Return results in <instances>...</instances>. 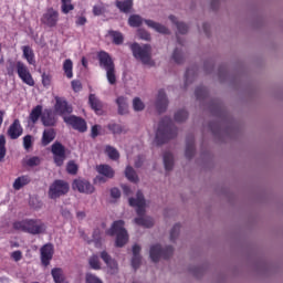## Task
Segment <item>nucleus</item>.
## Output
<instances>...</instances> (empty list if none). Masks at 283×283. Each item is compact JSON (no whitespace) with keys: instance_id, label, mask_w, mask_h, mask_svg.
Returning a JSON list of instances; mask_svg holds the SVG:
<instances>
[{"instance_id":"864d4df0","label":"nucleus","mask_w":283,"mask_h":283,"mask_svg":"<svg viewBox=\"0 0 283 283\" xmlns=\"http://www.w3.org/2000/svg\"><path fill=\"white\" fill-rule=\"evenodd\" d=\"M140 262H142V256L133 254L132 266H133V269H135V271H136V269H138L140 266Z\"/></svg>"},{"instance_id":"bf43d9fd","label":"nucleus","mask_w":283,"mask_h":283,"mask_svg":"<svg viewBox=\"0 0 283 283\" xmlns=\"http://www.w3.org/2000/svg\"><path fill=\"white\" fill-rule=\"evenodd\" d=\"M11 258L14 260V262H20V260L23 258V253L17 250L11 253Z\"/></svg>"},{"instance_id":"774afa93","label":"nucleus","mask_w":283,"mask_h":283,"mask_svg":"<svg viewBox=\"0 0 283 283\" xmlns=\"http://www.w3.org/2000/svg\"><path fill=\"white\" fill-rule=\"evenodd\" d=\"M209 28H210L209 23L205 22V23H203V32H205L206 34H209Z\"/></svg>"},{"instance_id":"f03ea898","label":"nucleus","mask_w":283,"mask_h":283,"mask_svg":"<svg viewBox=\"0 0 283 283\" xmlns=\"http://www.w3.org/2000/svg\"><path fill=\"white\" fill-rule=\"evenodd\" d=\"M178 136V127L169 117H164L158 125L155 140L157 145H165Z\"/></svg>"},{"instance_id":"c03bdc74","label":"nucleus","mask_w":283,"mask_h":283,"mask_svg":"<svg viewBox=\"0 0 283 283\" xmlns=\"http://www.w3.org/2000/svg\"><path fill=\"white\" fill-rule=\"evenodd\" d=\"M3 158H6V137L0 135V163H3Z\"/></svg>"},{"instance_id":"79ce46f5","label":"nucleus","mask_w":283,"mask_h":283,"mask_svg":"<svg viewBox=\"0 0 283 283\" xmlns=\"http://www.w3.org/2000/svg\"><path fill=\"white\" fill-rule=\"evenodd\" d=\"M180 235V223H177L170 230V241L176 242V239Z\"/></svg>"},{"instance_id":"ddd939ff","label":"nucleus","mask_w":283,"mask_h":283,"mask_svg":"<svg viewBox=\"0 0 283 283\" xmlns=\"http://www.w3.org/2000/svg\"><path fill=\"white\" fill-rule=\"evenodd\" d=\"M54 112L57 116L65 118V116H70V114L74 112V108L65 101V98L55 97Z\"/></svg>"},{"instance_id":"de8ad7c7","label":"nucleus","mask_w":283,"mask_h":283,"mask_svg":"<svg viewBox=\"0 0 283 283\" xmlns=\"http://www.w3.org/2000/svg\"><path fill=\"white\" fill-rule=\"evenodd\" d=\"M42 85L43 87H50L52 85V75L50 73L42 74Z\"/></svg>"},{"instance_id":"6e6d98bb","label":"nucleus","mask_w":283,"mask_h":283,"mask_svg":"<svg viewBox=\"0 0 283 283\" xmlns=\"http://www.w3.org/2000/svg\"><path fill=\"white\" fill-rule=\"evenodd\" d=\"M86 283H103L101 279H98L96 275L92 273L86 274Z\"/></svg>"},{"instance_id":"aec40b11","label":"nucleus","mask_w":283,"mask_h":283,"mask_svg":"<svg viewBox=\"0 0 283 283\" xmlns=\"http://www.w3.org/2000/svg\"><path fill=\"white\" fill-rule=\"evenodd\" d=\"M169 105V99H167V94L165 90H159L156 101V109L159 114L167 112V107Z\"/></svg>"},{"instance_id":"0e129e2a","label":"nucleus","mask_w":283,"mask_h":283,"mask_svg":"<svg viewBox=\"0 0 283 283\" xmlns=\"http://www.w3.org/2000/svg\"><path fill=\"white\" fill-rule=\"evenodd\" d=\"M122 189H123V192H124L125 196H130V193H132V188H129V186L123 185V186H122Z\"/></svg>"},{"instance_id":"bb28decb","label":"nucleus","mask_w":283,"mask_h":283,"mask_svg":"<svg viewBox=\"0 0 283 283\" xmlns=\"http://www.w3.org/2000/svg\"><path fill=\"white\" fill-rule=\"evenodd\" d=\"M51 275L55 283H67V279H65V274L63 273V269L61 268L52 269Z\"/></svg>"},{"instance_id":"b1692460","label":"nucleus","mask_w":283,"mask_h":283,"mask_svg":"<svg viewBox=\"0 0 283 283\" xmlns=\"http://www.w3.org/2000/svg\"><path fill=\"white\" fill-rule=\"evenodd\" d=\"M116 8H118L119 12H123L124 14H129L132 11V8H134V0H117L115 2Z\"/></svg>"},{"instance_id":"9d476101","label":"nucleus","mask_w":283,"mask_h":283,"mask_svg":"<svg viewBox=\"0 0 283 283\" xmlns=\"http://www.w3.org/2000/svg\"><path fill=\"white\" fill-rule=\"evenodd\" d=\"M17 67V74L19 78L22 80V83L25 85H29V87H34V77H32V73H30V69H28V65L25 63L18 61L15 63Z\"/></svg>"},{"instance_id":"9b49d317","label":"nucleus","mask_w":283,"mask_h":283,"mask_svg":"<svg viewBox=\"0 0 283 283\" xmlns=\"http://www.w3.org/2000/svg\"><path fill=\"white\" fill-rule=\"evenodd\" d=\"M51 153L53 154V160L56 167H63V163H65V146L60 142H55L51 146Z\"/></svg>"},{"instance_id":"f257e3e1","label":"nucleus","mask_w":283,"mask_h":283,"mask_svg":"<svg viewBox=\"0 0 283 283\" xmlns=\"http://www.w3.org/2000/svg\"><path fill=\"white\" fill-rule=\"evenodd\" d=\"M128 202L130 207H136V213L137 218H135V223L138 224V227H145L146 229H151L154 227V219L151 217L145 218V195H143V191L138 190L136 193V198H129Z\"/></svg>"},{"instance_id":"c9c22d12","label":"nucleus","mask_w":283,"mask_h":283,"mask_svg":"<svg viewBox=\"0 0 283 283\" xmlns=\"http://www.w3.org/2000/svg\"><path fill=\"white\" fill-rule=\"evenodd\" d=\"M125 176L130 182H138V175H136V170L132 166L126 167Z\"/></svg>"},{"instance_id":"5701e85b","label":"nucleus","mask_w":283,"mask_h":283,"mask_svg":"<svg viewBox=\"0 0 283 283\" xmlns=\"http://www.w3.org/2000/svg\"><path fill=\"white\" fill-rule=\"evenodd\" d=\"M43 116V106L36 105L32 108L31 113L29 114V123H32V125H36L39 123V118Z\"/></svg>"},{"instance_id":"f704fd0d","label":"nucleus","mask_w":283,"mask_h":283,"mask_svg":"<svg viewBox=\"0 0 283 283\" xmlns=\"http://www.w3.org/2000/svg\"><path fill=\"white\" fill-rule=\"evenodd\" d=\"M197 101H207L209 97V90L205 86H198L195 91Z\"/></svg>"},{"instance_id":"20e7f679","label":"nucleus","mask_w":283,"mask_h":283,"mask_svg":"<svg viewBox=\"0 0 283 283\" xmlns=\"http://www.w3.org/2000/svg\"><path fill=\"white\" fill-rule=\"evenodd\" d=\"M97 61L99 63V67L105 70L109 85H116V64L114 63L112 55L106 51H99L97 53Z\"/></svg>"},{"instance_id":"0eeeda50","label":"nucleus","mask_w":283,"mask_h":283,"mask_svg":"<svg viewBox=\"0 0 283 283\" xmlns=\"http://www.w3.org/2000/svg\"><path fill=\"white\" fill-rule=\"evenodd\" d=\"M130 50L133 52V56L137 59V61H142L144 65H149L151 63V45H140L135 42L130 44Z\"/></svg>"},{"instance_id":"603ef678","label":"nucleus","mask_w":283,"mask_h":283,"mask_svg":"<svg viewBox=\"0 0 283 283\" xmlns=\"http://www.w3.org/2000/svg\"><path fill=\"white\" fill-rule=\"evenodd\" d=\"M28 167H38V165H41V158L39 157H31L27 160Z\"/></svg>"},{"instance_id":"680f3d73","label":"nucleus","mask_w":283,"mask_h":283,"mask_svg":"<svg viewBox=\"0 0 283 283\" xmlns=\"http://www.w3.org/2000/svg\"><path fill=\"white\" fill-rule=\"evenodd\" d=\"M87 23V18L81 15L76 18L75 25H85Z\"/></svg>"},{"instance_id":"a18cd8bd","label":"nucleus","mask_w":283,"mask_h":283,"mask_svg":"<svg viewBox=\"0 0 283 283\" xmlns=\"http://www.w3.org/2000/svg\"><path fill=\"white\" fill-rule=\"evenodd\" d=\"M133 107L135 112H143V109H145V104L140 101V97H135L133 101Z\"/></svg>"},{"instance_id":"338daca9","label":"nucleus","mask_w":283,"mask_h":283,"mask_svg":"<svg viewBox=\"0 0 283 283\" xmlns=\"http://www.w3.org/2000/svg\"><path fill=\"white\" fill-rule=\"evenodd\" d=\"M220 0H212L211 1V8L213 9V10H218V6H219V2Z\"/></svg>"},{"instance_id":"7ed1b4c3","label":"nucleus","mask_w":283,"mask_h":283,"mask_svg":"<svg viewBox=\"0 0 283 283\" xmlns=\"http://www.w3.org/2000/svg\"><path fill=\"white\" fill-rule=\"evenodd\" d=\"M12 227L14 231H22L23 233H30V235H41L48 230V226L41 219L14 221Z\"/></svg>"},{"instance_id":"7c9ffc66","label":"nucleus","mask_w":283,"mask_h":283,"mask_svg":"<svg viewBox=\"0 0 283 283\" xmlns=\"http://www.w3.org/2000/svg\"><path fill=\"white\" fill-rule=\"evenodd\" d=\"M116 103L118 105V114H120V116H125L129 108V106L127 105V98L124 96H119L117 97Z\"/></svg>"},{"instance_id":"4c0bfd02","label":"nucleus","mask_w":283,"mask_h":283,"mask_svg":"<svg viewBox=\"0 0 283 283\" xmlns=\"http://www.w3.org/2000/svg\"><path fill=\"white\" fill-rule=\"evenodd\" d=\"M62 3V12L63 14H70L72 10H74V4H72V0H61Z\"/></svg>"},{"instance_id":"6e6552de","label":"nucleus","mask_w":283,"mask_h":283,"mask_svg":"<svg viewBox=\"0 0 283 283\" xmlns=\"http://www.w3.org/2000/svg\"><path fill=\"white\" fill-rule=\"evenodd\" d=\"M150 260L153 262H158L160 258L164 260H169L174 255V247L168 245L166 248L160 247V244H155L150 248Z\"/></svg>"},{"instance_id":"473e14b6","label":"nucleus","mask_w":283,"mask_h":283,"mask_svg":"<svg viewBox=\"0 0 283 283\" xmlns=\"http://www.w3.org/2000/svg\"><path fill=\"white\" fill-rule=\"evenodd\" d=\"M108 35L112 38L114 45H123L125 41V36L119 31L111 30L108 31Z\"/></svg>"},{"instance_id":"393cba45","label":"nucleus","mask_w":283,"mask_h":283,"mask_svg":"<svg viewBox=\"0 0 283 283\" xmlns=\"http://www.w3.org/2000/svg\"><path fill=\"white\" fill-rule=\"evenodd\" d=\"M54 138H56V130H54V128L44 129L42 134V145L48 147Z\"/></svg>"},{"instance_id":"5fc2aeb1","label":"nucleus","mask_w":283,"mask_h":283,"mask_svg":"<svg viewBox=\"0 0 283 283\" xmlns=\"http://www.w3.org/2000/svg\"><path fill=\"white\" fill-rule=\"evenodd\" d=\"M71 86L73 92H81V90H83V84L78 80H73Z\"/></svg>"},{"instance_id":"4468645a","label":"nucleus","mask_w":283,"mask_h":283,"mask_svg":"<svg viewBox=\"0 0 283 283\" xmlns=\"http://www.w3.org/2000/svg\"><path fill=\"white\" fill-rule=\"evenodd\" d=\"M64 123L73 127V129L81 132L82 134L87 132V123L82 117L75 115L64 116Z\"/></svg>"},{"instance_id":"49530a36","label":"nucleus","mask_w":283,"mask_h":283,"mask_svg":"<svg viewBox=\"0 0 283 283\" xmlns=\"http://www.w3.org/2000/svg\"><path fill=\"white\" fill-rule=\"evenodd\" d=\"M107 8V6H105V4H102V6H94L93 7V14L95 15V17H101V14H105V12H106V9Z\"/></svg>"},{"instance_id":"6ab92c4d","label":"nucleus","mask_w":283,"mask_h":283,"mask_svg":"<svg viewBox=\"0 0 283 283\" xmlns=\"http://www.w3.org/2000/svg\"><path fill=\"white\" fill-rule=\"evenodd\" d=\"M101 258L103 262H105L107 269L109 270L111 275H115V273H118V262L112 259V255H109L107 251H102Z\"/></svg>"},{"instance_id":"37998d69","label":"nucleus","mask_w":283,"mask_h":283,"mask_svg":"<svg viewBox=\"0 0 283 283\" xmlns=\"http://www.w3.org/2000/svg\"><path fill=\"white\" fill-rule=\"evenodd\" d=\"M172 60L175 61V63L180 65V63L185 61V56H182V52L180 50L175 49L172 53Z\"/></svg>"},{"instance_id":"4d7b16f0","label":"nucleus","mask_w":283,"mask_h":283,"mask_svg":"<svg viewBox=\"0 0 283 283\" xmlns=\"http://www.w3.org/2000/svg\"><path fill=\"white\" fill-rule=\"evenodd\" d=\"M23 147L24 149H30L32 147V135H25L23 137Z\"/></svg>"},{"instance_id":"e2e57ef3","label":"nucleus","mask_w":283,"mask_h":283,"mask_svg":"<svg viewBox=\"0 0 283 283\" xmlns=\"http://www.w3.org/2000/svg\"><path fill=\"white\" fill-rule=\"evenodd\" d=\"M111 196L112 198H115V199L120 198V190L118 188L111 189Z\"/></svg>"},{"instance_id":"09e8293b","label":"nucleus","mask_w":283,"mask_h":283,"mask_svg":"<svg viewBox=\"0 0 283 283\" xmlns=\"http://www.w3.org/2000/svg\"><path fill=\"white\" fill-rule=\"evenodd\" d=\"M107 127L113 134H123V126L120 124H108Z\"/></svg>"},{"instance_id":"e433bc0d","label":"nucleus","mask_w":283,"mask_h":283,"mask_svg":"<svg viewBox=\"0 0 283 283\" xmlns=\"http://www.w3.org/2000/svg\"><path fill=\"white\" fill-rule=\"evenodd\" d=\"M105 154L111 158V160H118V158H120L118 150L112 146H106Z\"/></svg>"},{"instance_id":"2f4dec72","label":"nucleus","mask_w":283,"mask_h":283,"mask_svg":"<svg viewBox=\"0 0 283 283\" xmlns=\"http://www.w3.org/2000/svg\"><path fill=\"white\" fill-rule=\"evenodd\" d=\"M73 70H74V63L70 59H66L63 63V72H64L66 78L74 77Z\"/></svg>"},{"instance_id":"ea45409f","label":"nucleus","mask_w":283,"mask_h":283,"mask_svg":"<svg viewBox=\"0 0 283 283\" xmlns=\"http://www.w3.org/2000/svg\"><path fill=\"white\" fill-rule=\"evenodd\" d=\"M88 264L94 271H101V260L98 259V255L91 256Z\"/></svg>"},{"instance_id":"c85d7f7f","label":"nucleus","mask_w":283,"mask_h":283,"mask_svg":"<svg viewBox=\"0 0 283 283\" xmlns=\"http://www.w3.org/2000/svg\"><path fill=\"white\" fill-rule=\"evenodd\" d=\"M88 104L91 105L92 109L95 111V113L101 114L103 112V103H101L95 94H91L88 96Z\"/></svg>"},{"instance_id":"a211bd4d","label":"nucleus","mask_w":283,"mask_h":283,"mask_svg":"<svg viewBox=\"0 0 283 283\" xmlns=\"http://www.w3.org/2000/svg\"><path fill=\"white\" fill-rule=\"evenodd\" d=\"M7 134L11 140H17L20 136H23V126H21V120L14 119L9 126Z\"/></svg>"},{"instance_id":"412c9836","label":"nucleus","mask_w":283,"mask_h":283,"mask_svg":"<svg viewBox=\"0 0 283 283\" xmlns=\"http://www.w3.org/2000/svg\"><path fill=\"white\" fill-rule=\"evenodd\" d=\"M195 155H196V139L193 138V135H190L186 139L185 156L188 160H191V158H193Z\"/></svg>"},{"instance_id":"3c124183","label":"nucleus","mask_w":283,"mask_h":283,"mask_svg":"<svg viewBox=\"0 0 283 283\" xmlns=\"http://www.w3.org/2000/svg\"><path fill=\"white\" fill-rule=\"evenodd\" d=\"M211 114L214 116H220V114H222V104L214 103L211 108Z\"/></svg>"},{"instance_id":"052dcab7","label":"nucleus","mask_w":283,"mask_h":283,"mask_svg":"<svg viewBox=\"0 0 283 283\" xmlns=\"http://www.w3.org/2000/svg\"><path fill=\"white\" fill-rule=\"evenodd\" d=\"M98 129H101L99 125L92 126V128H91V137L92 138L98 137Z\"/></svg>"},{"instance_id":"a878e982","label":"nucleus","mask_w":283,"mask_h":283,"mask_svg":"<svg viewBox=\"0 0 283 283\" xmlns=\"http://www.w3.org/2000/svg\"><path fill=\"white\" fill-rule=\"evenodd\" d=\"M23 57L29 63V65H36V60L34 59V50L29 45L22 46Z\"/></svg>"},{"instance_id":"8fccbe9b","label":"nucleus","mask_w":283,"mask_h":283,"mask_svg":"<svg viewBox=\"0 0 283 283\" xmlns=\"http://www.w3.org/2000/svg\"><path fill=\"white\" fill-rule=\"evenodd\" d=\"M137 34H138L139 39H143V41L151 40V34H149V32L145 31V29H139L137 31Z\"/></svg>"},{"instance_id":"423d86ee","label":"nucleus","mask_w":283,"mask_h":283,"mask_svg":"<svg viewBox=\"0 0 283 283\" xmlns=\"http://www.w3.org/2000/svg\"><path fill=\"white\" fill-rule=\"evenodd\" d=\"M143 21L148 25V28L159 32V34H169V29H167V27L153 20H143L138 14H133L128 18V25H130V28H140V25H143Z\"/></svg>"},{"instance_id":"dca6fc26","label":"nucleus","mask_w":283,"mask_h":283,"mask_svg":"<svg viewBox=\"0 0 283 283\" xmlns=\"http://www.w3.org/2000/svg\"><path fill=\"white\" fill-rule=\"evenodd\" d=\"M41 123L44 127H56L59 123V117L54 114V111L51 108L44 109L41 116Z\"/></svg>"},{"instance_id":"69168bd1","label":"nucleus","mask_w":283,"mask_h":283,"mask_svg":"<svg viewBox=\"0 0 283 283\" xmlns=\"http://www.w3.org/2000/svg\"><path fill=\"white\" fill-rule=\"evenodd\" d=\"M133 255H140V245L138 244L133 245Z\"/></svg>"},{"instance_id":"39448f33","label":"nucleus","mask_w":283,"mask_h":283,"mask_svg":"<svg viewBox=\"0 0 283 283\" xmlns=\"http://www.w3.org/2000/svg\"><path fill=\"white\" fill-rule=\"evenodd\" d=\"M106 233L111 237L116 235L115 247L118 249L126 245L129 240V234H127V230L125 229V221L123 220L115 221L111 229L106 231Z\"/></svg>"},{"instance_id":"72a5a7b5","label":"nucleus","mask_w":283,"mask_h":283,"mask_svg":"<svg viewBox=\"0 0 283 283\" xmlns=\"http://www.w3.org/2000/svg\"><path fill=\"white\" fill-rule=\"evenodd\" d=\"M164 167L166 171H171V169H174V155L169 151L164 154Z\"/></svg>"},{"instance_id":"4be33fe9","label":"nucleus","mask_w":283,"mask_h":283,"mask_svg":"<svg viewBox=\"0 0 283 283\" xmlns=\"http://www.w3.org/2000/svg\"><path fill=\"white\" fill-rule=\"evenodd\" d=\"M30 182H32V178H30V176L28 175H22L14 180L13 189L15 191H21V189H23V187H27V185H30Z\"/></svg>"},{"instance_id":"f3484780","label":"nucleus","mask_w":283,"mask_h":283,"mask_svg":"<svg viewBox=\"0 0 283 283\" xmlns=\"http://www.w3.org/2000/svg\"><path fill=\"white\" fill-rule=\"evenodd\" d=\"M40 253H41V263L43 264V266H50V262L54 256V247H52L51 243H46L41 248Z\"/></svg>"},{"instance_id":"f8f14e48","label":"nucleus","mask_w":283,"mask_h":283,"mask_svg":"<svg viewBox=\"0 0 283 283\" xmlns=\"http://www.w3.org/2000/svg\"><path fill=\"white\" fill-rule=\"evenodd\" d=\"M43 25L46 28H56L59 25V11L54 8H49L40 19Z\"/></svg>"},{"instance_id":"13d9d810","label":"nucleus","mask_w":283,"mask_h":283,"mask_svg":"<svg viewBox=\"0 0 283 283\" xmlns=\"http://www.w3.org/2000/svg\"><path fill=\"white\" fill-rule=\"evenodd\" d=\"M93 242L96 244V247H98V244H101V230L99 229H95L93 231Z\"/></svg>"},{"instance_id":"a19ab883","label":"nucleus","mask_w":283,"mask_h":283,"mask_svg":"<svg viewBox=\"0 0 283 283\" xmlns=\"http://www.w3.org/2000/svg\"><path fill=\"white\" fill-rule=\"evenodd\" d=\"M66 171L71 174V176H76V174H78V165H76L74 160H70L66 165Z\"/></svg>"},{"instance_id":"58836bf2","label":"nucleus","mask_w":283,"mask_h":283,"mask_svg":"<svg viewBox=\"0 0 283 283\" xmlns=\"http://www.w3.org/2000/svg\"><path fill=\"white\" fill-rule=\"evenodd\" d=\"M189 118V113L186 109H180L175 113V120L176 123H185Z\"/></svg>"},{"instance_id":"1a4fd4ad","label":"nucleus","mask_w":283,"mask_h":283,"mask_svg":"<svg viewBox=\"0 0 283 283\" xmlns=\"http://www.w3.org/2000/svg\"><path fill=\"white\" fill-rule=\"evenodd\" d=\"M70 191V184L64 180L56 179L49 188V198L56 200L61 196H65Z\"/></svg>"},{"instance_id":"c756f323","label":"nucleus","mask_w":283,"mask_h":283,"mask_svg":"<svg viewBox=\"0 0 283 283\" xmlns=\"http://www.w3.org/2000/svg\"><path fill=\"white\" fill-rule=\"evenodd\" d=\"M169 19L177 27L179 34H187V32H189V25H187L185 22H178L176 15H169Z\"/></svg>"},{"instance_id":"cd10ccee","label":"nucleus","mask_w":283,"mask_h":283,"mask_svg":"<svg viewBox=\"0 0 283 283\" xmlns=\"http://www.w3.org/2000/svg\"><path fill=\"white\" fill-rule=\"evenodd\" d=\"M97 174L104 176V178H114V168L109 165H99L96 167Z\"/></svg>"},{"instance_id":"2eb2a0df","label":"nucleus","mask_w":283,"mask_h":283,"mask_svg":"<svg viewBox=\"0 0 283 283\" xmlns=\"http://www.w3.org/2000/svg\"><path fill=\"white\" fill-rule=\"evenodd\" d=\"M73 189H77L80 193H94V186L85 179H75L72 185Z\"/></svg>"}]
</instances>
